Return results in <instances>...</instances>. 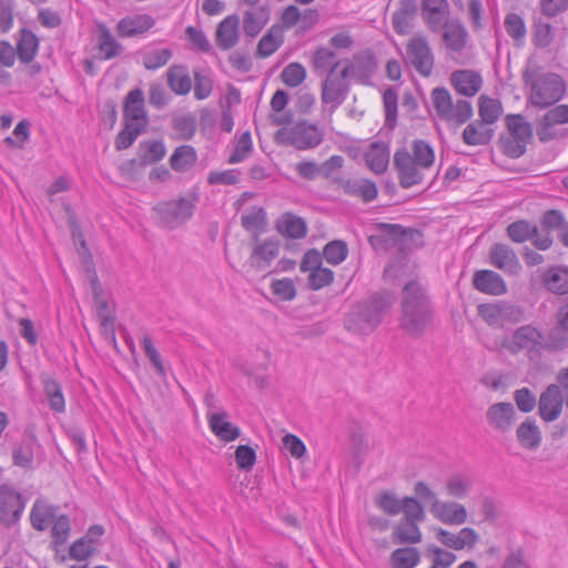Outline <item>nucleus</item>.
Wrapping results in <instances>:
<instances>
[{"mask_svg":"<svg viewBox=\"0 0 568 568\" xmlns=\"http://www.w3.org/2000/svg\"><path fill=\"white\" fill-rule=\"evenodd\" d=\"M419 560L418 550L412 547L398 548L390 555L392 568H415Z\"/></svg>","mask_w":568,"mask_h":568,"instance_id":"obj_43","label":"nucleus"},{"mask_svg":"<svg viewBox=\"0 0 568 568\" xmlns=\"http://www.w3.org/2000/svg\"><path fill=\"white\" fill-rule=\"evenodd\" d=\"M389 306L390 303L384 297L373 298L358 304L348 314L346 320L347 329L363 335L372 333L381 324Z\"/></svg>","mask_w":568,"mask_h":568,"instance_id":"obj_4","label":"nucleus"},{"mask_svg":"<svg viewBox=\"0 0 568 568\" xmlns=\"http://www.w3.org/2000/svg\"><path fill=\"white\" fill-rule=\"evenodd\" d=\"M144 128L126 123V126L124 130H122L115 140V146L118 150H124L128 149L133 144V142L136 140V138L142 133Z\"/></svg>","mask_w":568,"mask_h":568,"instance_id":"obj_60","label":"nucleus"},{"mask_svg":"<svg viewBox=\"0 0 568 568\" xmlns=\"http://www.w3.org/2000/svg\"><path fill=\"white\" fill-rule=\"evenodd\" d=\"M306 78V69L297 62H292L287 64L282 73L281 79L282 81L291 88L298 87L304 82Z\"/></svg>","mask_w":568,"mask_h":568,"instance_id":"obj_55","label":"nucleus"},{"mask_svg":"<svg viewBox=\"0 0 568 568\" xmlns=\"http://www.w3.org/2000/svg\"><path fill=\"white\" fill-rule=\"evenodd\" d=\"M242 225L245 230L254 233H261L266 227V213L262 207H252L241 216Z\"/></svg>","mask_w":568,"mask_h":568,"instance_id":"obj_47","label":"nucleus"},{"mask_svg":"<svg viewBox=\"0 0 568 568\" xmlns=\"http://www.w3.org/2000/svg\"><path fill=\"white\" fill-rule=\"evenodd\" d=\"M39 40L29 30H23L17 44L18 58L23 63L31 62L38 53Z\"/></svg>","mask_w":568,"mask_h":568,"instance_id":"obj_40","label":"nucleus"},{"mask_svg":"<svg viewBox=\"0 0 568 568\" xmlns=\"http://www.w3.org/2000/svg\"><path fill=\"white\" fill-rule=\"evenodd\" d=\"M536 232V225L527 221H516L508 225L507 234L516 243H523L531 239Z\"/></svg>","mask_w":568,"mask_h":568,"instance_id":"obj_52","label":"nucleus"},{"mask_svg":"<svg viewBox=\"0 0 568 568\" xmlns=\"http://www.w3.org/2000/svg\"><path fill=\"white\" fill-rule=\"evenodd\" d=\"M490 429L499 434L509 433L517 419L515 406L508 402L491 404L485 413Z\"/></svg>","mask_w":568,"mask_h":568,"instance_id":"obj_12","label":"nucleus"},{"mask_svg":"<svg viewBox=\"0 0 568 568\" xmlns=\"http://www.w3.org/2000/svg\"><path fill=\"white\" fill-rule=\"evenodd\" d=\"M474 287L488 295H504L507 292V285L504 278L490 270L477 271L473 276Z\"/></svg>","mask_w":568,"mask_h":568,"instance_id":"obj_21","label":"nucleus"},{"mask_svg":"<svg viewBox=\"0 0 568 568\" xmlns=\"http://www.w3.org/2000/svg\"><path fill=\"white\" fill-rule=\"evenodd\" d=\"M54 517L55 508L52 505L44 499H36L30 513V521L34 529L45 530Z\"/></svg>","mask_w":568,"mask_h":568,"instance_id":"obj_33","label":"nucleus"},{"mask_svg":"<svg viewBox=\"0 0 568 568\" xmlns=\"http://www.w3.org/2000/svg\"><path fill=\"white\" fill-rule=\"evenodd\" d=\"M490 139L491 131L486 128V124L477 121L469 123L463 132V140L468 145L487 144Z\"/></svg>","mask_w":568,"mask_h":568,"instance_id":"obj_41","label":"nucleus"},{"mask_svg":"<svg viewBox=\"0 0 568 568\" xmlns=\"http://www.w3.org/2000/svg\"><path fill=\"white\" fill-rule=\"evenodd\" d=\"M514 400L518 409L523 413H530L536 407V396L527 387L519 388L514 393Z\"/></svg>","mask_w":568,"mask_h":568,"instance_id":"obj_64","label":"nucleus"},{"mask_svg":"<svg viewBox=\"0 0 568 568\" xmlns=\"http://www.w3.org/2000/svg\"><path fill=\"white\" fill-rule=\"evenodd\" d=\"M358 70L357 61L345 64L339 71L332 68L322 83L321 101L324 112L331 115L343 103L347 93V78H356L364 82L373 72V67L368 65L366 74H361Z\"/></svg>","mask_w":568,"mask_h":568,"instance_id":"obj_2","label":"nucleus"},{"mask_svg":"<svg viewBox=\"0 0 568 568\" xmlns=\"http://www.w3.org/2000/svg\"><path fill=\"white\" fill-rule=\"evenodd\" d=\"M542 285L557 295L568 294V266H551L541 274Z\"/></svg>","mask_w":568,"mask_h":568,"instance_id":"obj_26","label":"nucleus"},{"mask_svg":"<svg viewBox=\"0 0 568 568\" xmlns=\"http://www.w3.org/2000/svg\"><path fill=\"white\" fill-rule=\"evenodd\" d=\"M313 64L317 71H326L335 68L336 71L341 62L336 61L335 52L328 48H320L313 57Z\"/></svg>","mask_w":568,"mask_h":568,"instance_id":"obj_54","label":"nucleus"},{"mask_svg":"<svg viewBox=\"0 0 568 568\" xmlns=\"http://www.w3.org/2000/svg\"><path fill=\"white\" fill-rule=\"evenodd\" d=\"M473 478L465 473H456L445 481L446 494L453 498H466L473 489Z\"/></svg>","mask_w":568,"mask_h":568,"instance_id":"obj_36","label":"nucleus"},{"mask_svg":"<svg viewBox=\"0 0 568 568\" xmlns=\"http://www.w3.org/2000/svg\"><path fill=\"white\" fill-rule=\"evenodd\" d=\"M562 394L558 385H550L540 395L539 415L545 422L556 420L562 410Z\"/></svg>","mask_w":568,"mask_h":568,"instance_id":"obj_18","label":"nucleus"},{"mask_svg":"<svg viewBox=\"0 0 568 568\" xmlns=\"http://www.w3.org/2000/svg\"><path fill=\"white\" fill-rule=\"evenodd\" d=\"M516 436L521 447L528 450H536L542 438L539 427L531 419H526L518 426Z\"/></svg>","mask_w":568,"mask_h":568,"instance_id":"obj_35","label":"nucleus"},{"mask_svg":"<svg viewBox=\"0 0 568 568\" xmlns=\"http://www.w3.org/2000/svg\"><path fill=\"white\" fill-rule=\"evenodd\" d=\"M348 254V248L343 241H332L327 243L323 250V256L327 263L338 265L345 261Z\"/></svg>","mask_w":568,"mask_h":568,"instance_id":"obj_53","label":"nucleus"},{"mask_svg":"<svg viewBox=\"0 0 568 568\" xmlns=\"http://www.w3.org/2000/svg\"><path fill=\"white\" fill-rule=\"evenodd\" d=\"M345 193L361 197L365 202H371L377 196L375 183L365 179L348 180L344 185Z\"/></svg>","mask_w":568,"mask_h":568,"instance_id":"obj_38","label":"nucleus"},{"mask_svg":"<svg viewBox=\"0 0 568 568\" xmlns=\"http://www.w3.org/2000/svg\"><path fill=\"white\" fill-rule=\"evenodd\" d=\"M282 42V30L280 28L272 27L268 32L260 40L256 53L261 58H267L278 49Z\"/></svg>","mask_w":568,"mask_h":568,"instance_id":"obj_42","label":"nucleus"},{"mask_svg":"<svg viewBox=\"0 0 568 568\" xmlns=\"http://www.w3.org/2000/svg\"><path fill=\"white\" fill-rule=\"evenodd\" d=\"M235 462L240 469L251 470L256 462V453L248 445H240L235 450Z\"/></svg>","mask_w":568,"mask_h":568,"instance_id":"obj_62","label":"nucleus"},{"mask_svg":"<svg viewBox=\"0 0 568 568\" xmlns=\"http://www.w3.org/2000/svg\"><path fill=\"white\" fill-rule=\"evenodd\" d=\"M406 60L423 77H428L434 67V54L424 36L416 34L406 45Z\"/></svg>","mask_w":568,"mask_h":568,"instance_id":"obj_9","label":"nucleus"},{"mask_svg":"<svg viewBox=\"0 0 568 568\" xmlns=\"http://www.w3.org/2000/svg\"><path fill=\"white\" fill-rule=\"evenodd\" d=\"M22 496L8 485L0 486V523L10 526L17 523L23 510Z\"/></svg>","mask_w":568,"mask_h":568,"instance_id":"obj_13","label":"nucleus"},{"mask_svg":"<svg viewBox=\"0 0 568 568\" xmlns=\"http://www.w3.org/2000/svg\"><path fill=\"white\" fill-rule=\"evenodd\" d=\"M489 264L507 275H518L521 271L515 251L505 243H496L489 250Z\"/></svg>","mask_w":568,"mask_h":568,"instance_id":"obj_15","label":"nucleus"},{"mask_svg":"<svg viewBox=\"0 0 568 568\" xmlns=\"http://www.w3.org/2000/svg\"><path fill=\"white\" fill-rule=\"evenodd\" d=\"M197 160L196 152L191 145H181L174 150L170 158V165L174 171L184 172L191 169Z\"/></svg>","mask_w":568,"mask_h":568,"instance_id":"obj_39","label":"nucleus"},{"mask_svg":"<svg viewBox=\"0 0 568 568\" xmlns=\"http://www.w3.org/2000/svg\"><path fill=\"white\" fill-rule=\"evenodd\" d=\"M426 515L423 505L417 499H408L407 514L394 528L393 540L399 544H418L422 541V531L418 524L424 521Z\"/></svg>","mask_w":568,"mask_h":568,"instance_id":"obj_7","label":"nucleus"},{"mask_svg":"<svg viewBox=\"0 0 568 568\" xmlns=\"http://www.w3.org/2000/svg\"><path fill=\"white\" fill-rule=\"evenodd\" d=\"M214 396L207 394L205 404L207 406V423L211 432L222 442L230 443L237 439L241 435V429L229 420V414L213 405Z\"/></svg>","mask_w":568,"mask_h":568,"instance_id":"obj_8","label":"nucleus"},{"mask_svg":"<svg viewBox=\"0 0 568 568\" xmlns=\"http://www.w3.org/2000/svg\"><path fill=\"white\" fill-rule=\"evenodd\" d=\"M443 40L446 48L453 52H462L468 40V32L458 20L446 21L443 27Z\"/></svg>","mask_w":568,"mask_h":568,"instance_id":"obj_24","label":"nucleus"},{"mask_svg":"<svg viewBox=\"0 0 568 568\" xmlns=\"http://www.w3.org/2000/svg\"><path fill=\"white\" fill-rule=\"evenodd\" d=\"M429 513L438 521L445 525H463L467 521V509L460 503L454 500H439L429 506Z\"/></svg>","mask_w":568,"mask_h":568,"instance_id":"obj_16","label":"nucleus"},{"mask_svg":"<svg viewBox=\"0 0 568 568\" xmlns=\"http://www.w3.org/2000/svg\"><path fill=\"white\" fill-rule=\"evenodd\" d=\"M422 16L430 30L440 31L448 21L447 0H422Z\"/></svg>","mask_w":568,"mask_h":568,"instance_id":"obj_19","label":"nucleus"},{"mask_svg":"<svg viewBox=\"0 0 568 568\" xmlns=\"http://www.w3.org/2000/svg\"><path fill=\"white\" fill-rule=\"evenodd\" d=\"M408 499L415 497L398 498L394 493L385 490L375 497V505L386 515L397 516L400 513L407 514Z\"/></svg>","mask_w":568,"mask_h":568,"instance_id":"obj_32","label":"nucleus"},{"mask_svg":"<svg viewBox=\"0 0 568 568\" xmlns=\"http://www.w3.org/2000/svg\"><path fill=\"white\" fill-rule=\"evenodd\" d=\"M410 160L417 162L419 166L430 169L435 162V153L433 148L423 140L414 141L412 152H409Z\"/></svg>","mask_w":568,"mask_h":568,"instance_id":"obj_45","label":"nucleus"},{"mask_svg":"<svg viewBox=\"0 0 568 568\" xmlns=\"http://www.w3.org/2000/svg\"><path fill=\"white\" fill-rule=\"evenodd\" d=\"M508 136L516 138L520 142H528L531 138V128L521 115L507 116Z\"/></svg>","mask_w":568,"mask_h":568,"instance_id":"obj_50","label":"nucleus"},{"mask_svg":"<svg viewBox=\"0 0 568 568\" xmlns=\"http://www.w3.org/2000/svg\"><path fill=\"white\" fill-rule=\"evenodd\" d=\"M505 28L509 37L520 41L526 36V26L524 20L516 13H510L505 18Z\"/></svg>","mask_w":568,"mask_h":568,"instance_id":"obj_63","label":"nucleus"},{"mask_svg":"<svg viewBox=\"0 0 568 568\" xmlns=\"http://www.w3.org/2000/svg\"><path fill=\"white\" fill-rule=\"evenodd\" d=\"M436 537L445 547L454 550L471 549L479 541V535L470 527H464L458 532L438 528Z\"/></svg>","mask_w":568,"mask_h":568,"instance_id":"obj_17","label":"nucleus"},{"mask_svg":"<svg viewBox=\"0 0 568 568\" xmlns=\"http://www.w3.org/2000/svg\"><path fill=\"white\" fill-rule=\"evenodd\" d=\"M140 156L144 164H152L161 161L166 152L162 141H148L140 145Z\"/></svg>","mask_w":568,"mask_h":568,"instance_id":"obj_48","label":"nucleus"},{"mask_svg":"<svg viewBox=\"0 0 568 568\" xmlns=\"http://www.w3.org/2000/svg\"><path fill=\"white\" fill-rule=\"evenodd\" d=\"M239 41V19L235 16L226 17L217 27L216 45L229 50Z\"/></svg>","mask_w":568,"mask_h":568,"instance_id":"obj_31","label":"nucleus"},{"mask_svg":"<svg viewBox=\"0 0 568 568\" xmlns=\"http://www.w3.org/2000/svg\"><path fill=\"white\" fill-rule=\"evenodd\" d=\"M169 88L178 95H186L192 89V80L186 67L171 65L166 71Z\"/></svg>","mask_w":568,"mask_h":568,"instance_id":"obj_30","label":"nucleus"},{"mask_svg":"<svg viewBox=\"0 0 568 568\" xmlns=\"http://www.w3.org/2000/svg\"><path fill=\"white\" fill-rule=\"evenodd\" d=\"M271 291L282 301H292L296 296L295 284L287 277L272 281Z\"/></svg>","mask_w":568,"mask_h":568,"instance_id":"obj_58","label":"nucleus"},{"mask_svg":"<svg viewBox=\"0 0 568 568\" xmlns=\"http://www.w3.org/2000/svg\"><path fill=\"white\" fill-rule=\"evenodd\" d=\"M276 143L292 145L297 150L316 148L323 141V133L316 125L298 122L278 129L274 136Z\"/></svg>","mask_w":568,"mask_h":568,"instance_id":"obj_6","label":"nucleus"},{"mask_svg":"<svg viewBox=\"0 0 568 568\" xmlns=\"http://www.w3.org/2000/svg\"><path fill=\"white\" fill-rule=\"evenodd\" d=\"M366 165L376 174L386 171L389 163V149L384 142H373L364 153Z\"/></svg>","mask_w":568,"mask_h":568,"instance_id":"obj_27","label":"nucleus"},{"mask_svg":"<svg viewBox=\"0 0 568 568\" xmlns=\"http://www.w3.org/2000/svg\"><path fill=\"white\" fill-rule=\"evenodd\" d=\"M515 307L505 302L481 304L478 306V313L481 318L490 326L501 327L510 318Z\"/></svg>","mask_w":568,"mask_h":568,"instance_id":"obj_23","label":"nucleus"},{"mask_svg":"<svg viewBox=\"0 0 568 568\" xmlns=\"http://www.w3.org/2000/svg\"><path fill=\"white\" fill-rule=\"evenodd\" d=\"M43 390L51 409L57 413H63L65 410V400L59 383L52 378H47L43 381Z\"/></svg>","mask_w":568,"mask_h":568,"instance_id":"obj_44","label":"nucleus"},{"mask_svg":"<svg viewBox=\"0 0 568 568\" xmlns=\"http://www.w3.org/2000/svg\"><path fill=\"white\" fill-rule=\"evenodd\" d=\"M253 151V142L250 132H244L237 139L233 153L229 159V163H241L247 159Z\"/></svg>","mask_w":568,"mask_h":568,"instance_id":"obj_56","label":"nucleus"},{"mask_svg":"<svg viewBox=\"0 0 568 568\" xmlns=\"http://www.w3.org/2000/svg\"><path fill=\"white\" fill-rule=\"evenodd\" d=\"M524 79L526 84L530 87L529 100L532 105L538 108L555 104L566 92V83L557 73H537L527 69L524 73Z\"/></svg>","mask_w":568,"mask_h":568,"instance_id":"obj_3","label":"nucleus"},{"mask_svg":"<svg viewBox=\"0 0 568 568\" xmlns=\"http://www.w3.org/2000/svg\"><path fill=\"white\" fill-rule=\"evenodd\" d=\"M90 281L92 285V292L94 297V304L97 310V316L101 327L104 332L113 333L114 316L112 308L102 295V290L98 281V276L94 272H90Z\"/></svg>","mask_w":568,"mask_h":568,"instance_id":"obj_22","label":"nucleus"},{"mask_svg":"<svg viewBox=\"0 0 568 568\" xmlns=\"http://www.w3.org/2000/svg\"><path fill=\"white\" fill-rule=\"evenodd\" d=\"M154 26V20L149 14H138L133 17H125L118 23V33L120 37H134L142 34Z\"/></svg>","mask_w":568,"mask_h":568,"instance_id":"obj_28","label":"nucleus"},{"mask_svg":"<svg viewBox=\"0 0 568 568\" xmlns=\"http://www.w3.org/2000/svg\"><path fill=\"white\" fill-rule=\"evenodd\" d=\"M71 530L69 517L61 515L53 520L51 536L55 545H62L67 541Z\"/></svg>","mask_w":568,"mask_h":568,"instance_id":"obj_61","label":"nucleus"},{"mask_svg":"<svg viewBox=\"0 0 568 568\" xmlns=\"http://www.w3.org/2000/svg\"><path fill=\"white\" fill-rule=\"evenodd\" d=\"M270 20V10L266 7H253L247 10L243 19V28L247 36L255 37Z\"/></svg>","mask_w":568,"mask_h":568,"instance_id":"obj_34","label":"nucleus"},{"mask_svg":"<svg viewBox=\"0 0 568 568\" xmlns=\"http://www.w3.org/2000/svg\"><path fill=\"white\" fill-rule=\"evenodd\" d=\"M433 310L424 288L416 282L404 287L400 327L410 337L423 336L432 326Z\"/></svg>","mask_w":568,"mask_h":568,"instance_id":"obj_1","label":"nucleus"},{"mask_svg":"<svg viewBox=\"0 0 568 568\" xmlns=\"http://www.w3.org/2000/svg\"><path fill=\"white\" fill-rule=\"evenodd\" d=\"M98 41L100 53L105 60L119 55L122 51L121 44L114 39L110 30L104 26L100 27Z\"/></svg>","mask_w":568,"mask_h":568,"instance_id":"obj_46","label":"nucleus"},{"mask_svg":"<svg viewBox=\"0 0 568 568\" xmlns=\"http://www.w3.org/2000/svg\"><path fill=\"white\" fill-rule=\"evenodd\" d=\"M172 58V51L166 48L151 49L142 54V63L148 70H156L165 65Z\"/></svg>","mask_w":568,"mask_h":568,"instance_id":"obj_49","label":"nucleus"},{"mask_svg":"<svg viewBox=\"0 0 568 568\" xmlns=\"http://www.w3.org/2000/svg\"><path fill=\"white\" fill-rule=\"evenodd\" d=\"M542 335L540 331L531 325L518 327L510 337L501 342V347L511 354H518L521 351L531 352L541 345Z\"/></svg>","mask_w":568,"mask_h":568,"instance_id":"obj_11","label":"nucleus"},{"mask_svg":"<svg viewBox=\"0 0 568 568\" xmlns=\"http://www.w3.org/2000/svg\"><path fill=\"white\" fill-rule=\"evenodd\" d=\"M280 253V243L276 240H266L257 244L251 254V265L256 270L264 271L271 266L272 262Z\"/></svg>","mask_w":568,"mask_h":568,"instance_id":"obj_25","label":"nucleus"},{"mask_svg":"<svg viewBox=\"0 0 568 568\" xmlns=\"http://www.w3.org/2000/svg\"><path fill=\"white\" fill-rule=\"evenodd\" d=\"M394 163L398 170L400 184L404 187L419 184L424 180L426 171L429 170L410 160L409 152L406 150H399L395 153Z\"/></svg>","mask_w":568,"mask_h":568,"instance_id":"obj_14","label":"nucleus"},{"mask_svg":"<svg viewBox=\"0 0 568 568\" xmlns=\"http://www.w3.org/2000/svg\"><path fill=\"white\" fill-rule=\"evenodd\" d=\"M196 197H182L179 200L161 203L156 206V212L164 225L175 227L185 222L193 215Z\"/></svg>","mask_w":568,"mask_h":568,"instance_id":"obj_10","label":"nucleus"},{"mask_svg":"<svg viewBox=\"0 0 568 568\" xmlns=\"http://www.w3.org/2000/svg\"><path fill=\"white\" fill-rule=\"evenodd\" d=\"M501 113L499 101L481 95L479 98V115L484 124L494 123Z\"/></svg>","mask_w":568,"mask_h":568,"instance_id":"obj_51","label":"nucleus"},{"mask_svg":"<svg viewBox=\"0 0 568 568\" xmlns=\"http://www.w3.org/2000/svg\"><path fill=\"white\" fill-rule=\"evenodd\" d=\"M278 233L291 239H301L306 234V224L303 219L284 213L276 222Z\"/></svg>","mask_w":568,"mask_h":568,"instance_id":"obj_37","label":"nucleus"},{"mask_svg":"<svg viewBox=\"0 0 568 568\" xmlns=\"http://www.w3.org/2000/svg\"><path fill=\"white\" fill-rule=\"evenodd\" d=\"M123 112L126 123L145 128L148 124V116L144 109V94L142 90L134 89L128 93Z\"/></svg>","mask_w":568,"mask_h":568,"instance_id":"obj_20","label":"nucleus"},{"mask_svg":"<svg viewBox=\"0 0 568 568\" xmlns=\"http://www.w3.org/2000/svg\"><path fill=\"white\" fill-rule=\"evenodd\" d=\"M544 128H551L568 123V104H559L544 115L541 120Z\"/></svg>","mask_w":568,"mask_h":568,"instance_id":"obj_59","label":"nucleus"},{"mask_svg":"<svg viewBox=\"0 0 568 568\" xmlns=\"http://www.w3.org/2000/svg\"><path fill=\"white\" fill-rule=\"evenodd\" d=\"M430 98L436 115L448 125L459 126L473 115L470 102L465 99L454 100L449 91L444 88L434 89Z\"/></svg>","mask_w":568,"mask_h":568,"instance_id":"obj_5","label":"nucleus"},{"mask_svg":"<svg viewBox=\"0 0 568 568\" xmlns=\"http://www.w3.org/2000/svg\"><path fill=\"white\" fill-rule=\"evenodd\" d=\"M554 40L552 27L542 21H537L534 26L532 42L538 48H547Z\"/></svg>","mask_w":568,"mask_h":568,"instance_id":"obj_57","label":"nucleus"},{"mask_svg":"<svg viewBox=\"0 0 568 568\" xmlns=\"http://www.w3.org/2000/svg\"><path fill=\"white\" fill-rule=\"evenodd\" d=\"M452 83L460 94L473 97L480 90L483 79L477 72L460 70L452 74Z\"/></svg>","mask_w":568,"mask_h":568,"instance_id":"obj_29","label":"nucleus"}]
</instances>
